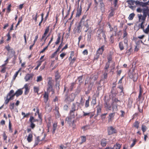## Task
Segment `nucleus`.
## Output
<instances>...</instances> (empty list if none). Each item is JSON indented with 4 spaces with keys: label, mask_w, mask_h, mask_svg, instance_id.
<instances>
[{
    "label": "nucleus",
    "mask_w": 149,
    "mask_h": 149,
    "mask_svg": "<svg viewBox=\"0 0 149 149\" xmlns=\"http://www.w3.org/2000/svg\"><path fill=\"white\" fill-rule=\"evenodd\" d=\"M137 0L135 1L134 0H129L127 1V2L129 5V7L133 10H134L137 6Z\"/></svg>",
    "instance_id": "5"
},
{
    "label": "nucleus",
    "mask_w": 149,
    "mask_h": 149,
    "mask_svg": "<svg viewBox=\"0 0 149 149\" xmlns=\"http://www.w3.org/2000/svg\"><path fill=\"white\" fill-rule=\"evenodd\" d=\"M45 137V136H44L43 138H41V136H38L36 139L34 146H35L37 145L40 142L43 140L44 139Z\"/></svg>",
    "instance_id": "10"
},
{
    "label": "nucleus",
    "mask_w": 149,
    "mask_h": 149,
    "mask_svg": "<svg viewBox=\"0 0 149 149\" xmlns=\"http://www.w3.org/2000/svg\"><path fill=\"white\" fill-rule=\"evenodd\" d=\"M115 116V113L114 112L110 113L108 117V123L112 122L114 118V117Z\"/></svg>",
    "instance_id": "8"
},
{
    "label": "nucleus",
    "mask_w": 149,
    "mask_h": 149,
    "mask_svg": "<svg viewBox=\"0 0 149 149\" xmlns=\"http://www.w3.org/2000/svg\"><path fill=\"white\" fill-rule=\"evenodd\" d=\"M129 77L130 78L132 79L133 81L134 82L136 81L138 78L137 74H134V75H133L131 73L129 74Z\"/></svg>",
    "instance_id": "15"
},
{
    "label": "nucleus",
    "mask_w": 149,
    "mask_h": 149,
    "mask_svg": "<svg viewBox=\"0 0 149 149\" xmlns=\"http://www.w3.org/2000/svg\"><path fill=\"white\" fill-rule=\"evenodd\" d=\"M57 123L56 122L54 123L53 125V127L51 132L52 134H54L55 133V131L56 129L57 125Z\"/></svg>",
    "instance_id": "20"
},
{
    "label": "nucleus",
    "mask_w": 149,
    "mask_h": 149,
    "mask_svg": "<svg viewBox=\"0 0 149 149\" xmlns=\"http://www.w3.org/2000/svg\"><path fill=\"white\" fill-rule=\"evenodd\" d=\"M14 108V103L13 102L12 103H10L9 106V109L11 111H12Z\"/></svg>",
    "instance_id": "50"
},
{
    "label": "nucleus",
    "mask_w": 149,
    "mask_h": 149,
    "mask_svg": "<svg viewBox=\"0 0 149 149\" xmlns=\"http://www.w3.org/2000/svg\"><path fill=\"white\" fill-rule=\"evenodd\" d=\"M118 0H114V1L113 2V4L114 5V7L113 8V7H111V10L115 12V10L116 9V7H117L118 6H117V4L118 3Z\"/></svg>",
    "instance_id": "17"
},
{
    "label": "nucleus",
    "mask_w": 149,
    "mask_h": 149,
    "mask_svg": "<svg viewBox=\"0 0 149 149\" xmlns=\"http://www.w3.org/2000/svg\"><path fill=\"white\" fill-rule=\"evenodd\" d=\"M143 15L146 17L147 15H148L149 17V9L148 8L146 9L143 10Z\"/></svg>",
    "instance_id": "28"
},
{
    "label": "nucleus",
    "mask_w": 149,
    "mask_h": 149,
    "mask_svg": "<svg viewBox=\"0 0 149 149\" xmlns=\"http://www.w3.org/2000/svg\"><path fill=\"white\" fill-rule=\"evenodd\" d=\"M97 109V116H96L98 115H99L101 112V106L98 105L96 107Z\"/></svg>",
    "instance_id": "23"
},
{
    "label": "nucleus",
    "mask_w": 149,
    "mask_h": 149,
    "mask_svg": "<svg viewBox=\"0 0 149 149\" xmlns=\"http://www.w3.org/2000/svg\"><path fill=\"white\" fill-rule=\"evenodd\" d=\"M107 114V113L102 114L101 115V118L102 120H104L105 118L106 115Z\"/></svg>",
    "instance_id": "58"
},
{
    "label": "nucleus",
    "mask_w": 149,
    "mask_h": 149,
    "mask_svg": "<svg viewBox=\"0 0 149 149\" xmlns=\"http://www.w3.org/2000/svg\"><path fill=\"white\" fill-rule=\"evenodd\" d=\"M104 107L107 109L109 110H111L112 109V104H110L109 102L108 101H105L104 104Z\"/></svg>",
    "instance_id": "13"
},
{
    "label": "nucleus",
    "mask_w": 149,
    "mask_h": 149,
    "mask_svg": "<svg viewBox=\"0 0 149 149\" xmlns=\"http://www.w3.org/2000/svg\"><path fill=\"white\" fill-rule=\"evenodd\" d=\"M42 80V78L41 76H39L37 77L36 81L38 82H40Z\"/></svg>",
    "instance_id": "60"
},
{
    "label": "nucleus",
    "mask_w": 149,
    "mask_h": 149,
    "mask_svg": "<svg viewBox=\"0 0 149 149\" xmlns=\"http://www.w3.org/2000/svg\"><path fill=\"white\" fill-rule=\"evenodd\" d=\"M132 47H131L129 49L126 51V54H127L128 56H129L130 55L131 53L132 52Z\"/></svg>",
    "instance_id": "34"
},
{
    "label": "nucleus",
    "mask_w": 149,
    "mask_h": 149,
    "mask_svg": "<svg viewBox=\"0 0 149 149\" xmlns=\"http://www.w3.org/2000/svg\"><path fill=\"white\" fill-rule=\"evenodd\" d=\"M141 129L144 134V132L147 130V128L146 126L142 125L141 126Z\"/></svg>",
    "instance_id": "46"
},
{
    "label": "nucleus",
    "mask_w": 149,
    "mask_h": 149,
    "mask_svg": "<svg viewBox=\"0 0 149 149\" xmlns=\"http://www.w3.org/2000/svg\"><path fill=\"white\" fill-rule=\"evenodd\" d=\"M78 107H77V106L75 103H73L72 106H71L70 111L74 112L78 110Z\"/></svg>",
    "instance_id": "18"
},
{
    "label": "nucleus",
    "mask_w": 149,
    "mask_h": 149,
    "mask_svg": "<svg viewBox=\"0 0 149 149\" xmlns=\"http://www.w3.org/2000/svg\"><path fill=\"white\" fill-rule=\"evenodd\" d=\"M89 98L86 101V102L85 104V106L86 108H87L89 106Z\"/></svg>",
    "instance_id": "52"
},
{
    "label": "nucleus",
    "mask_w": 149,
    "mask_h": 149,
    "mask_svg": "<svg viewBox=\"0 0 149 149\" xmlns=\"http://www.w3.org/2000/svg\"><path fill=\"white\" fill-rule=\"evenodd\" d=\"M61 33H58V38L56 40L55 42V44L57 45L59 44L60 42V40L61 38Z\"/></svg>",
    "instance_id": "29"
},
{
    "label": "nucleus",
    "mask_w": 149,
    "mask_h": 149,
    "mask_svg": "<svg viewBox=\"0 0 149 149\" xmlns=\"http://www.w3.org/2000/svg\"><path fill=\"white\" fill-rule=\"evenodd\" d=\"M107 144V141L105 139H102L101 141V144L103 147H104L106 146Z\"/></svg>",
    "instance_id": "32"
},
{
    "label": "nucleus",
    "mask_w": 149,
    "mask_h": 149,
    "mask_svg": "<svg viewBox=\"0 0 149 149\" xmlns=\"http://www.w3.org/2000/svg\"><path fill=\"white\" fill-rule=\"evenodd\" d=\"M20 71V69L19 70L17 71L15 73V74L14 75L13 78V79L14 80H15L16 78L17 77V75H18L19 72Z\"/></svg>",
    "instance_id": "61"
},
{
    "label": "nucleus",
    "mask_w": 149,
    "mask_h": 149,
    "mask_svg": "<svg viewBox=\"0 0 149 149\" xmlns=\"http://www.w3.org/2000/svg\"><path fill=\"white\" fill-rule=\"evenodd\" d=\"M73 118L69 116H68L65 119V122H67V123L69 124V125H70L71 123L73 124L74 123V120Z\"/></svg>",
    "instance_id": "6"
},
{
    "label": "nucleus",
    "mask_w": 149,
    "mask_h": 149,
    "mask_svg": "<svg viewBox=\"0 0 149 149\" xmlns=\"http://www.w3.org/2000/svg\"><path fill=\"white\" fill-rule=\"evenodd\" d=\"M81 142L80 143L81 144L86 141V137L85 136H81Z\"/></svg>",
    "instance_id": "51"
},
{
    "label": "nucleus",
    "mask_w": 149,
    "mask_h": 149,
    "mask_svg": "<svg viewBox=\"0 0 149 149\" xmlns=\"http://www.w3.org/2000/svg\"><path fill=\"white\" fill-rule=\"evenodd\" d=\"M33 76V74H27L24 77V79L26 81H27L30 80H32Z\"/></svg>",
    "instance_id": "11"
},
{
    "label": "nucleus",
    "mask_w": 149,
    "mask_h": 149,
    "mask_svg": "<svg viewBox=\"0 0 149 149\" xmlns=\"http://www.w3.org/2000/svg\"><path fill=\"white\" fill-rule=\"evenodd\" d=\"M109 66L110 63L107 62L104 68V71H105L106 72H108V69L109 68Z\"/></svg>",
    "instance_id": "31"
},
{
    "label": "nucleus",
    "mask_w": 149,
    "mask_h": 149,
    "mask_svg": "<svg viewBox=\"0 0 149 149\" xmlns=\"http://www.w3.org/2000/svg\"><path fill=\"white\" fill-rule=\"evenodd\" d=\"M6 36L7 37V38L6 40V41L9 42L11 38V37L10 36V32H8V33L6 35Z\"/></svg>",
    "instance_id": "40"
},
{
    "label": "nucleus",
    "mask_w": 149,
    "mask_h": 149,
    "mask_svg": "<svg viewBox=\"0 0 149 149\" xmlns=\"http://www.w3.org/2000/svg\"><path fill=\"white\" fill-rule=\"evenodd\" d=\"M100 7L101 10H104V5L102 1H101V2H100Z\"/></svg>",
    "instance_id": "49"
},
{
    "label": "nucleus",
    "mask_w": 149,
    "mask_h": 149,
    "mask_svg": "<svg viewBox=\"0 0 149 149\" xmlns=\"http://www.w3.org/2000/svg\"><path fill=\"white\" fill-rule=\"evenodd\" d=\"M139 123L138 121L136 120L135 122H134L133 125L132 127H135L136 129H138L139 127Z\"/></svg>",
    "instance_id": "25"
},
{
    "label": "nucleus",
    "mask_w": 149,
    "mask_h": 149,
    "mask_svg": "<svg viewBox=\"0 0 149 149\" xmlns=\"http://www.w3.org/2000/svg\"><path fill=\"white\" fill-rule=\"evenodd\" d=\"M135 15V14H134V13H132L130 14L128 17V19L130 20H132L133 19Z\"/></svg>",
    "instance_id": "47"
},
{
    "label": "nucleus",
    "mask_w": 149,
    "mask_h": 149,
    "mask_svg": "<svg viewBox=\"0 0 149 149\" xmlns=\"http://www.w3.org/2000/svg\"><path fill=\"white\" fill-rule=\"evenodd\" d=\"M69 116L74 118L75 117L74 112L70 111L69 114Z\"/></svg>",
    "instance_id": "48"
},
{
    "label": "nucleus",
    "mask_w": 149,
    "mask_h": 149,
    "mask_svg": "<svg viewBox=\"0 0 149 149\" xmlns=\"http://www.w3.org/2000/svg\"><path fill=\"white\" fill-rule=\"evenodd\" d=\"M104 45H103L97 49L96 52V54L95 55L94 60H97L99 58L100 55L102 54L104 50Z\"/></svg>",
    "instance_id": "4"
},
{
    "label": "nucleus",
    "mask_w": 149,
    "mask_h": 149,
    "mask_svg": "<svg viewBox=\"0 0 149 149\" xmlns=\"http://www.w3.org/2000/svg\"><path fill=\"white\" fill-rule=\"evenodd\" d=\"M115 12L111 10V12L109 14L108 16V18H111V17L113 16L115 14Z\"/></svg>",
    "instance_id": "57"
},
{
    "label": "nucleus",
    "mask_w": 149,
    "mask_h": 149,
    "mask_svg": "<svg viewBox=\"0 0 149 149\" xmlns=\"http://www.w3.org/2000/svg\"><path fill=\"white\" fill-rule=\"evenodd\" d=\"M108 132L109 135H110L117 132L116 130L112 126H111L108 128Z\"/></svg>",
    "instance_id": "7"
},
{
    "label": "nucleus",
    "mask_w": 149,
    "mask_h": 149,
    "mask_svg": "<svg viewBox=\"0 0 149 149\" xmlns=\"http://www.w3.org/2000/svg\"><path fill=\"white\" fill-rule=\"evenodd\" d=\"M49 93L45 91L43 94V98L44 99V102L45 103H46L49 99Z\"/></svg>",
    "instance_id": "16"
},
{
    "label": "nucleus",
    "mask_w": 149,
    "mask_h": 149,
    "mask_svg": "<svg viewBox=\"0 0 149 149\" xmlns=\"http://www.w3.org/2000/svg\"><path fill=\"white\" fill-rule=\"evenodd\" d=\"M114 102H113L112 104V110L113 111H116L118 110V104H114Z\"/></svg>",
    "instance_id": "26"
},
{
    "label": "nucleus",
    "mask_w": 149,
    "mask_h": 149,
    "mask_svg": "<svg viewBox=\"0 0 149 149\" xmlns=\"http://www.w3.org/2000/svg\"><path fill=\"white\" fill-rule=\"evenodd\" d=\"M143 30L145 33L147 34H148L149 32V25H148L147 28L145 29H144V28L143 29Z\"/></svg>",
    "instance_id": "42"
},
{
    "label": "nucleus",
    "mask_w": 149,
    "mask_h": 149,
    "mask_svg": "<svg viewBox=\"0 0 149 149\" xmlns=\"http://www.w3.org/2000/svg\"><path fill=\"white\" fill-rule=\"evenodd\" d=\"M119 47L120 50L122 51L124 49V46L123 42H120L119 44Z\"/></svg>",
    "instance_id": "30"
},
{
    "label": "nucleus",
    "mask_w": 149,
    "mask_h": 149,
    "mask_svg": "<svg viewBox=\"0 0 149 149\" xmlns=\"http://www.w3.org/2000/svg\"><path fill=\"white\" fill-rule=\"evenodd\" d=\"M146 17L144 15L143 16L142 15H139V21L142 22V21H144L145 22Z\"/></svg>",
    "instance_id": "33"
},
{
    "label": "nucleus",
    "mask_w": 149,
    "mask_h": 149,
    "mask_svg": "<svg viewBox=\"0 0 149 149\" xmlns=\"http://www.w3.org/2000/svg\"><path fill=\"white\" fill-rule=\"evenodd\" d=\"M82 27L84 26V28H86L87 29L85 31L86 32H87L88 30L89 26L90 23V21L88 19L86 18V16L84 15L79 23Z\"/></svg>",
    "instance_id": "1"
},
{
    "label": "nucleus",
    "mask_w": 149,
    "mask_h": 149,
    "mask_svg": "<svg viewBox=\"0 0 149 149\" xmlns=\"http://www.w3.org/2000/svg\"><path fill=\"white\" fill-rule=\"evenodd\" d=\"M8 126L9 132L10 133H12L13 132V129L12 128V125L11 124L10 120H9V121Z\"/></svg>",
    "instance_id": "45"
},
{
    "label": "nucleus",
    "mask_w": 149,
    "mask_h": 149,
    "mask_svg": "<svg viewBox=\"0 0 149 149\" xmlns=\"http://www.w3.org/2000/svg\"><path fill=\"white\" fill-rule=\"evenodd\" d=\"M107 58L108 59L107 62H109L110 63V61H112V55L111 54H109L107 55Z\"/></svg>",
    "instance_id": "39"
},
{
    "label": "nucleus",
    "mask_w": 149,
    "mask_h": 149,
    "mask_svg": "<svg viewBox=\"0 0 149 149\" xmlns=\"http://www.w3.org/2000/svg\"><path fill=\"white\" fill-rule=\"evenodd\" d=\"M39 15H38L37 13H36V14L35 15H33L32 16V19L34 20L36 22L37 21V19L38 17H39Z\"/></svg>",
    "instance_id": "36"
},
{
    "label": "nucleus",
    "mask_w": 149,
    "mask_h": 149,
    "mask_svg": "<svg viewBox=\"0 0 149 149\" xmlns=\"http://www.w3.org/2000/svg\"><path fill=\"white\" fill-rule=\"evenodd\" d=\"M49 26H48L45 29V32L42 36V38L41 39V40H42L45 37H46L47 34L49 32Z\"/></svg>",
    "instance_id": "22"
},
{
    "label": "nucleus",
    "mask_w": 149,
    "mask_h": 149,
    "mask_svg": "<svg viewBox=\"0 0 149 149\" xmlns=\"http://www.w3.org/2000/svg\"><path fill=\"white\" fill-rule=\"evenodd\" d=\"M29 122H30V127L32 129H34L36 126L32 122V121H31Z\"/></svg>",
    "instance_id": "59"
},
{
    "label": "nucleus",
    "mask_w": 149,
    "mask_h": 149,
    "mask_svg": "<svg viewBox=\"0 0 149 149\" xmlns=\"http://www.w3.org/2000/svg\"><path fill=\"white\" fill-rule=\"evenodd\" d=\"M82 12V8L81 7L77 9V12L76 13V17H79L81 15Z\"/></svg>",
    "instance_id": "24"
},
{
    "label": "nucleus",
    "mask_w": 149,
    "mask_h": 149,
    "mask_svg": "<svg viewBox=\"0 0 149 149\" xmlns=\"http://www.w3.org/2000/svg\"><path fill=\"white\" fill-rule=\"evenodd\" d=\"M27 140L29 143L31 142L33 140V136L32 133L29 134L27 136Z\"/></svg>",
    "instance_id": "19"
},
{
    "label": "nucleus",
    "mask_w": 149,
    "mask_h": 149,
    "mask_svg": "<svg viewBox=\"0 0 149 149\" xmlns=\"http://www.w3.org/2000/svg\"><path fill=\"white\" fill-rule=\"evenodd\" d=\"M5 48L6 49L8 52H10L12 53H13V52H15L13 49V48H10V47L9 46V45H8V46H6L5 47Z\"/></svg>",
    "instance_id": "27"
},
{
    "label": "nucleus",
    "mask_w": 149,
    "mask_h": 149,
    "mask_svg": "<svg viewBox=\"0 0 149 149\" xmlns=\"http://www.w3.org/2000/svg\"><path fill=\"white\" fill-rule=\"evenodd\" d=\"M76 60V58L75 57H74L73 58H72L71 59L69 60L70 61V65H72Z\"/></svg>",
    "instance_id": "53"
},
{
    "label": "nucleus",
    "mask_w": 149,
    "mask_h": 149,
    "mask_svg": "<svg viewBox=\"0 0 149 149\" xmlns=\"http://www.w3.org/2000/svg\"><path fill=\"white\" fill-rule=\"evenodd\" d=\"M142 43L143 44H144L143 42L142 41L140 40H136L135 41V43L136 45H138L140 44V43Z\"/></svg>",
    "instance_id": "55"
},
{
    "label": "nucleus",
    "mask_w": 149,
    "mask_h": 149,
    "mask_svg": "<svg viewBox=\"0 0 149 149\" xmlns=\"http://www.w3.org/2000/svg\"><path fill=\"white\" fill-rule=\"evenodd\" d=\"M121 147V145L118 143H116V144L114 146L113 148L116 149H120Z\"/></svg>",
    "instance_id": "44"
},
{
    "label": "nucleus",
    "mask_w": 149,
    "mask_h": 149,
    "mask_svg": "<svg viewBox=\"0 0 149 149\" xmlns=\"http://www.w3.org/2000/svg\"><path fill=\"white\" fill-rule=\"evenodd\" d=\"M63 37L62 38L61 43V44H60V45L58 47V49L56 50L57 52H58L60 50V49L61 48V47L63 46Z\"/></svg>",
    "instance_id": "38"
},
{
    "label": "nucleus",
    "mask_w": 149,
    "mask_h": 149,
    "mask_svg": "<svg viewBox=\"0 0 149 149\" xmlns=\"http://www.w3.org/2000/svg\"><path fill=\"white\" fill-rule=\"evenodd\" d=\"M75 84V83L74 82H72L70 86V91H72V90Z\"/></svg>",
    "instance_id": "62"
},
{
    "label": "nucleus",
    "mask_w": 149,
    "mask_h": 149,
    "mask_svg": "<svg viewBox=\"0 0 149 149\" xmlns=\"http://www.w3.org/2000/svg\"><path fill=\"white\" fill-rule=\"evenodd\" d=\"M60 77V76L59 73L58 72H56L55 74V79L56 81H57Z\"/></svg>",
    "instance_id": "41"
},
{
    "label": "nucleus",
    "mask_w": 149,
    "mask_h": 149,
    "mask_svg": "<svg viewBox=\"0 0 149 149\" xmlns=\"http://www.w3.org/2000/svg\"><path fill=\"white\" fill-rule=\"evenodd\" d=\"M147 5H148V2H143L137 0V6H140L144 7H146Z\"/></svg>",
    "instance_id": "14"
},
{
    "label": "nucleus",
    "mask_w": 149,
    "mask_h": 149,
    "mask_svg": "<svg viewBox=\"0 0 149 149\" xmlns=\"http://www.w3.org/2000/svg\"><path fill=\"white\" fill-rule=\"evenodd\" d=\"M74 52L73 51H72L70 52V56L68 58L69 60L71 59L72 57L74 56Z\"/></svg>",
    "instance_id": "63"
},
{
    "label": "nucleus",
    "mask_w": 149,
    "mask_h": 149,
    "mask_svg": "<svg viewBox=\"0 0 149 149\" xmlns=\"http://www.w3.org/2000/svg\"><path fill=\"white\" fill-rule=\"evenodd\" d=\"M23 93V91L21 89H18L15 93H14L15 96L17 97L21 95Z\"/></svg>",
    "instance_id": "21"
},
{
    "label": "nucleus",
    "mask_w": 149,
    "mask_h": 149,
    "mask_svg": "<svg viewBox=\"0 0 149 149\" xmlns=\"http://www.w3.org/2000/svg\"><path fill=\"white\" fill-rule=\"evenodd\" d=\"M29 84H26L22 89H24L25 91L24 94L25 95H27L29 92L30 88L29 87Z\"/></svg>",
    "instance_id": "9"
},
{
    "label": "nucleus",
    "mask_w": 149,
    "mask_h": 149,
    "mask_svg": "<svg viewBox=\"0 0 149 149\" xmlns=\"http://www.w3.org/2000/svg\"><path fill=\"white\" fill-rule=\"evenodd\" d=\"M82 26L79 23L78 26L74 29V31H75V33H80L82 29Z\"/></svg>",
    "instance_id": "12"
},
{
    "label": "nucleus",
    "mask_w": 149,
    "mask_h": 149,
    "mask_svg": "<svg viewBox=\"0 0 149 149\" xmlns=\"http://www.w3.org/2000/svg\"><path fill=\"white\" fill-rule=\"evenodd\" d=\"M15 96L14 91L13 89L11 90L7 95L5 104H7L10 100H13Z\"/></svg>",
    "instance_id": "2"
},
{
    "label": "nucleus",
    "mask_w": 149,
    "mask_h": 149,
    "mask_svg": "<svg viewBox=\"0 0 149 149\" xmlns=\"http://www.w3.org/2000/svg\"><path fill=\"white\" fill-rule=\"evenodd\" d=\"M141 22V24H139L138 27L139 28V29H141L143 30V29L144 27L143 24L145 23V22L144 21H143L142 22Z\"/></svg>",
    "instance_id": "35"
},
{
    "label": "nucleus",
    "mask_w": 149,
    "mask_h": 149,
    "mask_svg": "<svg viewBox=\"0 0 149 149\" xmlns=\"http://www.w3.org/2000/svg\"><path fill=\"white\" fill-rule=\"evenodd\" d=\"M48 81L47 82V92L49 93L50 92H52V94H53L54 92L53 88V85L52 84V78L51 77H49L47 78Z\"/></svg>",
    "instance_id": "3"
},
{
    "label": "nucleus",
    "mask_w": 149,
    "mask_h": 149,
    "mask_svg": "<svg viewBox=\"0 0 149 149\" xmlns=\"http://www.w3.org/2000/svg\"><path fill=\"white\" fill-rule=\"evenodd\" d=\"M33 89L34 92L35 93H37L38 95H39L38 92L40 90L39 88L38 87L35 86H34Z\"/></svg>",
    "instance_id": "37"
},
{
    "label": "nucleus",
    "mask_w": 149,
    "mask_h": 149,
    "mask_svg": "<svg viewBox=\"0 0 149 149\" xmlns=\"http://www.w3.org/2000/svg\"><path fill=\"white\" fill-rule=\"evenodd\" d=\"M97 78L96 77V76L92 75H91L90 78V79H91V80H93L94 81L97 80Z\"/></svg>",
    "instance_id": "54"
},
{
    "label": "nucleus",
    "mask_w": 149,
    "mask_h": 149,
    "mask_svg": "<svg viewBox=\"0 0 149 149\" xmlns=\"http://www.w3.org/2000/svg\"><path fill=\"white\" fill-rule=\"evenodd\" d=\"M38 120L37 119H35L34 118V117L32 116H31L30 117L29 120V121H32L33 123L34 122H38Z\"/></svg>",
    "instance_id": "43"
},
{
    "label": "nucleus",
    "mask_w": 149,
    "mask_h": 149,
    "mask_svg": "<svg viewBox=\"0 0 149 149\" xmlns=\"http://www.w3.org/2000/svg\"><path fill=\"white\" fill-rule=\"evenodd\" d=\"M83 75L82 76H80L78 77L77 79L78 80L80 84L82 83V80L83 79Z\"/></svg>",
    "instance_id": "64"
},
{
    "label": "nucleus",
    "mask_w": 149,
    "mask_h": 149,
    "mask_svg": "<svg viewBox=\"0 0 149 149\" xmlns=\"http://www.w3.org/2000/svg\"><path fill=\"white\" fill-rule=\"evenodd\" d=\"M2 136L3 137V140L4 141H5L6 142L7 141V136L6 135V133L5 132H3L2 134Z\"/></svg>",
    "instance_id": "56"
}]
</instances>
